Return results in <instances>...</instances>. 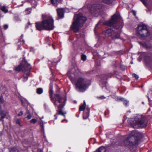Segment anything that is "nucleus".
<instances>
[{
  "instance_id": "1",
  "label": "nucleus",
  "mask_w": 152,
  "mask_h": 152,
  "mask_svg": "<svg viewBox=\"0 0 152 152\" xmlns=\"http://www.w3.org/2000/svg\"><path fill=\"white\" fill-rule=\"evenodd\" d=\"M105 24L113 27V28H109L106 31L105 35L113 40L119 39L120 31L124 25L119 14L117 13H115L112 16L111 20L106 21Z\"/></svg>"
},
{
  "instance_id": "2",
  "label": "nucleus",
  "mask_w": 152,
  "mask_h": 152,
  "mask_svg": "<svg viewBox=\"0 0 152 152\" xmlns=\"http://www.w3.org/2000/svg\"><path fill=\"white\" fill-rule=\"evenodd\" d=\"M87 18L85 16L79 14L75 15L71 28L74 32H78L79 28L83 26Z\"/></svg>"
},
{
  "instance_id": "3",
  "label": "nucleus",
  "mask_w": 152,
  "mask_h": 152,
  "mask_svg": "<svg viewBox=\"0 0 152 152\" xmlns=\"http://www.w3.org/2000/svg\"><path fill=\"white\" fill-rule=\"evenodd\" d=\"M31 68V66L30 64L26 62L24 64H21L19 65L16 68L15 70L18 71H20L22 70L24 74L22 77L23 81H26L27 80L30 75V70Z\"/></svg>"
},
{
  "instance_id": "4",
  "label": "nucleus",
  "mask_w": 152,
  "mask_h": 152,
  "mask_svg": "<svg viewBox=\"0 0 152 152\" xmlns=\"http://www.w3.org/2000/svg\"><path fill=\"white\" fill-rule=\"evenodd\" d=\"M53 91L50 89L49 91L50 96L51 100L56 106H57L59 109L62 108L64 105V100L62 97L60 95L55 94L54 98L52 97Z\"/></svg>"
},
{
  "instance_id": "5",
  "label": "nucleus",
  "mask_w": 152,
  "mask_h": 152,
  "mask_svg": "<svg viewBox=\"0 0 152 152\" xmlns=\"http://www.w3.org/2000/svg\"><path fill=\"white\" fill-rule=\"evenodd\" d=\"M137 28V34L139 37L142 38H144L150 35V32L145 25L141 24L138 26Z\"/></svg>"
},
{
  "instance_id": "6",
  "label": "nucleus",
  "mask_w": 152,
  "mask_h": 152,
  "mask_svg": "<svg viewBox=\"0 0 152 152\" xmlns=\"http://www.w3.org/2000/svg\"><path fill=\"white\" fill-rule=\"evenodd\" d=\"M76 88L81 92H84L88 86L87 80L81 77H79L76 80Z\"/></svg>"
},
{
  "instance_id": "7",
  "label": "nucleus",
  "mask_w": 152,
  "mask_h": 152,
  "mask_svg": "<svg viewBox=\"0 0 152 152\" xmlns=\"http://www.w3.org/2000/svg\"><path fill=\"white\" fill-rule=\"evenodd\" d=\"M133 135H132L133 136ZM134 136L131 135L123 136L121 138L119 144L120 145H132L134 144Z\"/></svg>"
},
{
  "instance_id": "8",
  "label": "nucleus",
  "mask_w": 152,
  "mask_h": 152,
  "mask_svg": "<svg viewBox=\"0 0 152 152\" xmlns=\"http://www.w3.org/2000/svg\"><path fill=\"white\" fill-rule=\"evenodd\" d=\"M130 124L134 128H145L146 126V124L144 120H141L138 118H135L134 119H132L129 120Z\"/></svg>"
},
{
  "instance_id": "9",
  "label": "nucleus",
  "mask_w": 152,
  "mask_h": 152,
  "mask_svg": "<svg viewBox=\"0 0 152 152\" xmlns=\"http://www.w3.org/2000/svg\"><path fill=\"white\" fill-rule=\"evenodd\" d=\"M44 29L47 30H51L53 29L54 20L52 17H48L45 20L42 21Z\"/></svg>"
},
{
  "instance_id": "10",
  "label": "nucleus",
  "mask_w": 152,
  "mask_h": 152,
  "mask_svg": "<svg viewBox=\"0 0 152 152\" xmlns=\"http://www.w3.org/2000/svg\"><path fill=\"white\" fill-rule=\"evenodd\" d=\"M106 7V5L102 4H94L92 6L90 10V12L91 14H94V12H96L98 10L101 9H104Z\"/></svg>"
},
{
  "instance_id": "11",
  "label": "nucleus",
  "mask_w": 152,
  "mask_h": 152,
  "mask_svg": "<svg viewBox=\"0 0 152 152\" xmlns=\"http://www.w3.org/2000/svg\"><path fill=\"white\" fill-rule=\"evenodd\" d=\"M58 14V19L62 18L64 16V8H58L56 10Z\"/></svg>"
},
{
  "instance_id": "12",
  "label": "nucleus",
  "mask_w": 152,
  "mask_h": 152,
  "mask_svg": "<svg viewBox=\"0 0 152 152\" xmlns=\"http://www.w3.org/2000/svg\"><path fill=\"white\" fill-rule=\"evenodd\" d=\"M35 24L36 29L37 30L41 31L45 29L42 21L41 23L36 22Z\"/></svg>"
},
{
  "instance_id": "13",
  "label": "nucleus",
  "mask_w": 152,
  "mask_h": 152,
  "mask_svg": "<svg viewBox=\"0 0 152 152\" xmlns=\"http://www.w3.org/2000/svg\"><path fill=\"white\" fill-rule=\"evenodd\" d=\"M145 62L146 64H150L152 61V57L149 55H147L145 57Z\"/></svg>"
},
{
  "instance_id": "14",
  "label": "nucleus",
  "mask_w": 152,
  "mask_h": 152,
  "mask_svg": "<svg viewBox=\"0 0 152 152\" xmlns=\"http://www.w3.org/2000/svg\"><path fill=\"white\" fill-rule=\"evenodd\" d=\"M102 2L110 5H114L116 2L115 0H103L102 1Z\"/></svg>"
},
{
  "instance_id": "15",
  "label": "nucleus",
  "mask_w": 152,
  "mask_h": 152,
  "mask_svg": "<svg viewBox=\"0 0 152 152\" xmlns=\"http://www.w3.org/2000/svg\"><path fill=\"white\" fill-rule=\"evenodd\" d=\"M7 113L4 110H1V107H0V115L1 117L0 118V120L3 121V119L6 116Z\"/></svg>"
},
{
  "instance_id": "16",
  "label": "nucleus",
  "mask_w": 152,
  "mask_h": 152,
  "mask_svg": "<svg viewBox=\"0 0 152 152\" xmlns=\"http://www.w3.org/2000/svg\"><path fill=\"white\" fill-rule=\"evenodd\" d=\"M0 9L3 12H4V13H6L8 12V9H7L5 6H0Z\"/></svg>"
},
{
  "instance_id": "17",
  "label": "nucleus",
  "mask_w": 152,
  "mask_h": 152,
  "mask_svg": "<svg viewBox=\"0 0 152 152\" xmlns=\"http://www.w3.org/2000/svg\"><path fill=\"white\" fill-rule=\"evenodd\" d=\"M52 4L55 7H57L59 3L58 0H50Z\"/></svg>"
},
{
  "instance_id": "18",
  "label": "nucleus",
  "mask_w": 152,
  "mask_h": 152,
  "mask_svg": "<svg viewBox=\"0 0 152 152\" xmlns=\"http://www.w3.org/2000/svg\"><path fill=\"white\" fill-rule=\"evenodd\" d=\"M83 102V104L82 105H81L79 109V110L80 111H83L85 109L86 107V102L85 101H84Z\"/></svg>"
},
{
  "instance_id": "19",
  "label": "nucleus",
  "mask_w": 152,
  "mask_h": 152,
  "mask_svg": "<svg viewBox=\"0 0 152 152\" xmlns=\"http://www.w3.org/2000/svg\"><path fill=\"white\" fill-rule=\"evenodd\" d=\"M106 149L103 147H101L97 150L96 152H105Z\"/></svg>"
},
{
  "instance_id": "20",
  "label": "nucleus",
  "mask_w": 152,
  "mask_h": 152,
  "mask_svg": "<svg viewBox=\"0 0 152 152\" xmlns=\"http://www.w3.org/2000/svg\"><path fill=\"white\" fill-rule=\"evenodd\" d=\"M58 107V108L60 110H57V114L58 115H63L64 116H65V115L66 114V113H63L61 110V109L63 108V107L61 109H59V108L58 107V106H57Z\"/></svg>"
},
{
  "instance_id": "21",
  "label": "nucleus",
  "mask_w": 152,
  "mask_h": 152,
  "mask_svg": "<svg viewBox=\"0 0 152 152\" xmlns=\"http://www.w3.org/2000/svg\"><path fill=\"white\" fill-rule=\"evenodd\" d=\"M140 44L143 46L144 47L147 48H151V46L148 45L147 44H146L144 42H142L140 43Z\"/></svg>"
},
{
  "instance_id": "22",
  "label": "nucleus",
  "mask_w": 152,
  "mask_h": 152,
  "mask_svg": "<svg viewBox=\"0 0 152 152\" xmlns=\"http://www.w3.org/2000/svg\"><path fill=\"white\" fill-rule=\"evenodd\" d=\"M43 92V90L41 88H38L37 89V93L38 94H42Z\"/></svg>"
},
{
  "instance_id": "23",
  "label": "nucleus",
  "mask_w": 152,
  "mask_h": 152,
  "mask_svg": "<svg viewBox=\"0 0 152 152\" xmlns=\"http://www.w3.org/2000/svg\"><path fill=\"white\" fill-rule=\"evenodd\" d=\"M120 99L122 101H123L124 104H125V106H127L129 105V102L126 100H125L124 98H121Z\"/></svg>"
},
{
  "instance_id": "24",
  "label": "nucleus",
  "mask_w": 152,
  "mask_h": 152,
  "mask_svg": "<svg viewBox=\"0 0 152 152\" xmlns=\"http://www.w3.org/2000/svg\"><path fill=\"white\" fill-rule=\"evenodd\" d=\"M26 14H29L31 12V10L30 9L28 8L25 10Z\"/></svg>"
},
{
  "instance_id": "25",
  "label": "nucleus",
  "mask_w": 152,
  "mask_h": 152,
  "mask_svg": "<svg viewBox=\"0 0 152 152\" xmlns=\"http://www.w3.org/2000/svg\"><path fill=\"white\" fill-rule=\"evenodd\" d=\"M89 114H86L84 113L83 115V118L84 119L88 118L89 116Z\"/></svg>"
},
{
  "instance_id": "26",
  "label": "nucleus",
  "mask_w": 152,
  "mask_h": 152,
  "mask_svg": "<svg viewBox=\"0 0 152 152\" xmlns=\"http://www.w3.org/2000/svg\"><path fill=\"white\" fill-rule=\"evenodd\" d=\"M40 126L41 127V129L42 131H44V126L42 122L40 123Z\"/></svg>"
},
{
  "instance_id": "27",
  "label": "nucleus",
  "mask_w": 152,
  "mask_h": 152,
  "mask_svg": "<svg viewBox=\"0 0 152 152\" xmlns=\"http://www.w3.org/2000/svg\"><path fill=\"white\" fill-rule=\"evenodd\" d=\"M37 122V120L36 119H33L30 121L31 123L34 124Z\"/></svg>"
},
{
  "instance_id": "28",
  "label": "nucleus",
  "mask_w": 152,
  "mask_h": 152,
  "mask_svg": "<svg viewBox=\"0 0 152 152\" xmlns=\"http://www.w3.org/2000/svg\"><path fill=\"white\" fill-rule=\"evenodd\" d=\"M132 76L133 77H135L136 79L137 80L138 79L139 77L135 73L133 74L132 75Z\"/></svg>"
},
{
  "instance_id": "29",
  "label": "nucleus",
  "mask_w": 152,
  "mask_h": 152,
  "mask_svg": "<svg viewBox=\"0 0 152 152\" xmlns=\"http://www.w3.org/2000/svg\"><path fill=\"white\" fill-rule=\"evenodd\" d=\"M81 58L82 60L84 61L86 59V56L84 55H82Z\"/></svg>"
},
{
  "instance_id": "30",
  "label": "nucleus",
  "mask_w": 152,
  "mask_h": 152,
  "mask_svg": "<svg viewBox=\"0 0 152 152\" xmlns=\"http://www.w3.org/2000/svg\"><path fill=\"white\" fill-rule=\"evenodd\" d=\"M16 124H18L20 126H22V125H21L19 121V119H17L16 120Z\"/></svg>"
},
{
  "instance_id": "31",
  "label": "nucleus",
  "mask_w": 152,
  "mask_h": 152,
  "mask_svg": "<svg viewBox=\"0 0 152 152\" xmlns=\"http://www.w3.org/2000/svg\"><path fill=\"white\" fill-rule=\"evenodd\" d=\"M10 152H18V151L15 148H13L10 151Z\"/></svg>"
},
{
  "instance_id": "32",
  "label": "nucleus",
  "mask_w": 152,
  "mask_h": 152,
  "mask_svg": "<svg viewBox=\"0 0 152 152\" xmlns=\"http://www.w3.org/2000/svg\"><path fill=\"white\" fill-rule=\"evenodd\" d=\"M140 1L144 4L145 5L146 4V2L148 0H140Z\"/></svg>"
},
{
  "instance_id": "33",
  "label": "nucleus",
  "mask_w": 152,
  "mask_h": 152,
  "mask_svg": "<svg viewBox=\"0 0 152 152\" xmlns=\"http://www.w3.org/2000/svg\"><path fill=\"white\" fill-rule=\"evenodd\" d=\"M97 98L98 99H104L105 98V97H104L103 96H97Z\"/></svg>"
},
{
  "instance_id": "34",
  "label": "nucleus",
  "mask_w": 152,
  "mask_h": 152,
  "mask_svg": "<svg viewBox=\"0 0 152 152\" xmlns=\"http://www.w3.org/2000/svg\"><path fill=\"white\" fill-rule=\"evenodd\" d=\"M31 118V115L30 114H28L26 116V118L28 119H30Z\"/></svg>"
},
{
  "instance_id": "35",
  "label": "nucleus",
  "mask_w": 152,
  "mask_h": 152,
  "mask_svg": "<svg viewBox=\"0 0 152 152\" xmlns=\"http://www.w3.org/2000/svg\"><path fill=\"white\" fill-rule=\"evenodd\" d=\"M23 112L22 111H20L18 114V116H20L23 115Z\"/></svg>"
},
{
  "instance_id": "36",
  "label": "nucleus",
  "mask_w": 152,
  "mask_h": 152,
  "mask_svg": "<svg viewBox=\"0 0 152 152\" xmlns=\"http://www.w3.org/2000/svg\"><path fill=\"white\" fill-rule=\"evenodd\" d=\"M4 102L3 99L1 98H0V104Z\"/></svg>"
},
{
  "instance_id": "37",
  "label": "nucleus",
  "mask_w": 152,
  "mask_h": 152,
  "mask_svg": "<svg viewBox=\"0 0 152 152\" xmlns=\"http://www.w3.org/2000/svg\"><path fill=\"white\" fill-rule=\"evenodd\" d=\"M8 27V26L7 25H5L4 26V29H7Z\"/></svg>"
},
{
  "instance_id": "38",
  "label": "nucleus",
  "mask_w": 152,
  "mask_h": 152,
  "mask_svg": "<svg viewBox=\"0 0 152 152\" xmlns=\"http://www.w3.org/2000/svg\"><path fill=\"white\" fill-rule=\"evenodd\" d=\"M133 14H134V15H135H135H136V13H135V12H133Z\"/></svg>"
},
{
  "instance_id": "39",
  "label": "nucleus",
  "mask_w": 152,
  "mask_h": 152,
  "mask_svg": "<svg viewBox=\"0 0 152 152\" xmlns=\"http://www.w3.org/2000/svg\"><path fill=\"white\" fill-rule=\"evenodd\" d=\"M88 112H89V110L88 109H87Z\"/></svg>"
},
{
  "instance_id": "40",
  "label": "nucleus",
  "mask_w": 152,
  "mask_h": 152,
  "mask_svg": "<svg viewBox=\"0 0 152 152\" xmlns=\"http://www.w3.org/2000/svg\"><path fill=\"white\" fill-rule=\"evenodd\" d=\"M125 69V68H123V70H124Z\"/></svg>"
},
{
  "instance_id": "41",
  "label": "nucleus",
  "mask_w": 152,
  "mask_h": 152,
  "mask_svg": "<svg viewBox=\"0 0 152 152\" xmlns=\"http://www.w3.org/2000/svg\"><path fill=\"white\" fill-rule=\"evenodd\" d=\"M22 103L23 104V102L21 101Z\"/></svg>"
},
{
  "instance_id": "42",
  "label": "nucleus",
  "mask_w": 152,
  "mask_h": 152,
  "mask_svg": "<svg viewBox=\"0 0 152 152\" xmlns=\"http://www.w3.org/2000/svg\"><path fill=\"white\" fill-rule=\"evenodd\" d=\"M134 132V131H133V132Z\"/></svg>"
},
{
  "instance_id": "43",
  "label": "nucleus",
  "mask_w": 152,
  "mask_h": 152,
  "mask_svg": "<svg viewBox=\"0 0 152 152\" xmlns=\"http://www.w3.org/2000/svg\"><path fill=\"white\" fill-rule=\"evenodd\" d=\"M23 43H24V41H23Z\"/></svg>"
},
{
  "instance_id": "44",
  "label": "nucleus",
  "mask_w": 152,
  "mask_h": 152,
  "mask_svg": "<svg viewBox=\"0 0 152 152\" xmlns=\"http://www.w3.org/2000/svg\"><path fill=\"white\" fill-rule=\"evenodd\" d=\"M21 37H23V35H22L21 36Z\"/></svg>"
}]
</instances>
